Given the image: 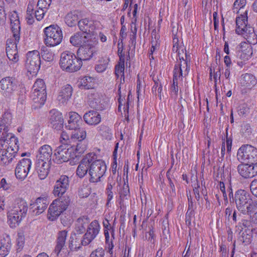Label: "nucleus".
I'll return each instance as SVG.
<instances>
[{"instance_id":"obj_30","label":"nucleus","mask_w":257,"mask_h":257,"mask_svg":"<svg viewBox=\"0 0 257 257\" xmlns=\"http://www.w3.org/2000/svg\"><path fill=\"white\" fill-rule=\"evenodd\" d=\"M90 39L89 35L77 33L71 37L70 42L73 46L78 47L83 45Z\"/></svg>"},{"instance_id":"obj_64","label":"nucleus","mask_w":257,"mask_h":257,"mask_svg":"<svg viewBox=\"0 0 257 257\" xmlns=\"http://www.w3.org/2000/svg\"><path fill=\"white\" fill-rule=\"evenodd\" d=\"M104 251L102 248H98L92 251L90 257H104Z\"/></svg>"},{"instance_id":"obj_48","label":"nucleus","mask_w":257,"mask_h":257,"mask_svg":"<svg viewBox=\"0 0 257 257\" xmlns=\"http://www.w3.org/2000/svg\"><path fill=\"white\" fill-rule=\"evenodd\" d=\"M51 2L52 0H39L37 3V7L40 9H43L47 11Z\"/></svg>"},{"instance_id":"obj_56","label":"nucleus","mask_w":257,"mask_h":257,"mask_svg":"<svg viewBox=\"0 0 257 257\" xmlns=\"http://www.w3.org/2000/svg\"><path fill=\"white\" fill-rule=\"evenodd\" d=\"M130 193V190L128 185H123L122 189L119 191L120 197L121 199H124Z\"/></svg>"},{"instance_id":"obj_27","label":"nucleus","mask_w":257,"mask_h":257,"mask_svg":"<svg viewBox=\"0 0 257 257\" xmlns=\"http://www.w3.org/2000/svg\"><path fill=\"white\" fill-rule=\"evenodd\" d=\"M72 92V87L70 84L64 85L59 91L58 100L61 103H66L71 98Z\"/></svg>"},{"instance_id":"obj_36","label":"nucleus","mask_w":257,"mask_h":257,"mask_svg":"<svg viewBox=\"0 0 257 257\" xmlns=\"http://www.w3.org/2000/svg\"><path fill=\"white\" fill-rule=\"evenodd\" d=\"M241 84L247 88H250L255 85L256 80L255 77L251 74L246 73L242 75Z\"/></svg>"},{"instance_id":"obj_39","label":"nucleus","mask_w":257,"mask_h":257,"mask_svg":"<svg viewBox=\"0 0 257 257\" xmlns=\"http://www.w3.org/2000/svg\"><path fill=\"white\" fill-rule=\"evenodd\" d=\"M93 79L92 77L85 76L81 79L80 86L82 88L89 89L93 87Z\"/></svg>"},{"instance_id":"obj_2","label":"nucleus","mask_w":257,"mask_h":257,"mask_svg":"<svg viewBox=\"0 0 257 257\" xmlns=\"http://www.w3.org/2000/svg\"><path fill=\"white\" fill-rule=\"evenodd\" d=\"M235 202L238 211L243 214L257 208V201H253L250 194L244 190H238L235 194Z\"/></svg>"},{"instance_id":"obj_35","label":"nucleus","mask_w":257,"mask_h":257,"mask_svg":"<svg viewBox=\"0 0 257 257\" xmlns=\"http://www.w3.org/2000/svg\"><path fill=\"white\" fill-rule=\"evenodd\" d=\"M99 134L104 139L110 140L112 138L111 129L109 126L101 124L97 128Z\"/></svg>"},{"instance_id":"obj_5","label":"nucleus","mask_w":257,"mask_h":257,"mask_svg":"<svg viewBox=\"0 0 257 257\" xmlns=\"http://www.w3.org/2000/svg\"><path fill=\"white\" fill-rule=\"evenodd\" d=\"M91 159L89 167V181L91 183H97L101 181V178L105 174L106 165L104 161L96 159V156L94 154Z\"/></svg>"},{"instance_id":"obj_26","label":"nucleus","mask_w":257,"mask_h":257,"mask_svg":"<svg viewBox=\"0 0 257 257\" xmlns=\"http://www.w3.org/2000/svg\"><path fill=\"white\" fill-rule=\"evenodd\" d=\"M50 163L37 160L35 169L41 180L46 178L49 174Z\"/></svg>"},{"instance_id":"obj_51","label":"nucleus","mask_w":257,"mask_h":257,"mask_svg":"<svg viewBox=\"0 0 257 257\" xmlns=\"http://www.w3.org/2000/svg\"><path fill=\"white\" fill-rule=\"evenodd\" d=\"M47 11L45 9L38 8L37 10L35 11V16L37 20L39 21L42 20Z\"/></svg>"},{"instance_id":"obj_43","label":"nucleus","mask_w":257,"mask_h":257,"mask_svg":"<svg viewBox=\"0 0 257 257\" xmlns=\"http://www.w3.org/2000/svg\"><path fill=\"white\" fill-rule=\"evenodd\" d=\"M182 61H180V63L175 64L174 69H175L176 66H180L181 65V69L182 70V72L184 73V70H186V66H188V67H189L188 72H189V70H190V60H188V55H187V54L185 53V59L184 57H182Z\"/></svg>"},{"instance_id":"obj_17","label":"nucleus","mask_w":257,"mask_h":257,"mask_svg":"<svg viewBox=\"0 0 257 257\" xmlns=\"http://www.w3.org/2000/svg\"><path fill=\"white\" fill-rule=\"evenodd\" d=\"M92 156H94L93 153H88L81 160L76 170V175L79 178H83L88 173Z\"/></svg>"},{"instance_id":"obj_21","label":"nucleus","mask_w":257,"mask_h":257,"mask_svg":"<svg viewBox=\"0 0 257 257\" xmlns=\"http://www.w3.org/2000/svg\"><path fill=\"white\" fill-rule=\"evenodd\" d=\"M48 205L47 198L46 197L38 198L35 203L32 205V212L34 215H38L43 213Z\"/></svg>"},{"instance_id":"obj_23","label":"nucleus","mask_w":257,"mask_h":257,"mask_svg":"<svg viewBox=\"0 0 257 257\" xmlns=\"http://www.w3.org/2000/svg\"><path fill=\"white\" fill-rule=\"evenodd\" d=\"M52 153V148L49 145H43L39 149V154L37 156V160L50 163Z\"/></svg>"},{"instance_id":"obj_6","label":"nucleus","mask_w":257,"mask_h":257,"mask_svg":"<svg viewBox=\"0 0 257 257\" xmlns=\"http://www.w3.org/2000/svg\"><path fill=\"white\" fill-rule=\"evenodd\" d=\"M69 203V197L66 196L58 197L53 200L48 209V219L51 221L55 220L63 212L66 210Z\"/></svg>"},{"instance_id":"obj_10","label":"nucleus","mask_w":257,"mask_h":257,"mask_svg":"<svg viewBox=\"0 0 257 257\" xmlns=\"http://www.w3.org/2000/svg\"><path fill=\"white\" fill-rule=\"evenodd\" d=\"M237 157L248 163H257V149L249 145H242L238 150Z\"/></svg>"},{"instance_id":"obj_18","label":"nucleus","mask_w":257,"mask_h":257,"mask_svg":"<svg viewBox=\"0 0 257 257\" xmlns=\"http://www.w3.org/2000/svg\"><path fill=\"white\" fill-rule=\"evenodd\" d=\"M6 50L8 59L10 61H14L16 58V33L7 40Z\"/></svg>"},{"instance_id":"obj_12","label":"nucleus","mask_w":257,"mask_h":257,"mask_svg":"<svg viewBox=\"0 0 257 257\" xmlns=\"http://www.w3.org/2000/svg\"><path fill=\"white\" fill-rule=\"evenodd\" d=\"M100 231V225L98 221H92L88 226L86 232L81 240V244L84 246L88 245L96 237Z\"/></svg>"},{"instance_id":"obj_33","label":"nucleus","mask_w":257,"mask_h":257,"mask_svg":"<svg viewBox=\"0 0 257 257\" xmlns=\"http://www.w3.org/2000/svg\"><path fill=\"white\" fill-rule=\"evenodd\" d=\"M79 12L76 11H72L68 13L65 18L66 24L69 27H72L78 24Z\"/></svg>"},{"instance_id":"obj_46","label":"nucleus","mask_w":257,"mask_h":257,"mask_svg":"<svg viewBox=\"0 0 257 257\" xmlns=\"http://www.w3.org/2000/svg\"><path fill=\"white\" fill-rule=\"evenodd\" d=\"M10 238L8 235H2L0 236V247L10 248Z\"/></svg>"},{"instance_id":"obj_16","label":"nucleus","mask_w":257,"mask_h":257,"mask_svg":"<svg viewBox=\"0 0 257 257\" xmlns=\"http://www.w3.org/2000/svg\"><path fill=\"white\" fill-rule=\"evenodd\" d=\"M186 69L184 70V73L182 72L181 69V65L180 66H176L175 69L173 71V84L171 87V92L172 95H174L177 96L178 92V80H183V78L186 77L188 74V66H186Z\"/></svg>"},{"instance_id":"obj_49","label":"nucleus","mask_w":257,"mask_h":257,"mask_svg":"<svg viewBox=\"0 0 257 257\" xmlns=\"http://www.w3.org/2000/svg\"><path fill=\"white\" fill-rule=\"evenodd\" d=\"M25 236L23 232L18 233V238H17V251L19 249L21 250L25 244Z\"/></svg>"},{"instance_id":"obj_59","label":"nucleus","mask_w":257,"mask_h":257,"mask_svg":"<svg viewBox=\"0 0 257 257\" xmlns=\"http://www.w3.org/2000/svg\"><path fill=\"white\" fill-rule=\"evenodd\" d=\"M118 110L121 111V107L123 106L122 108L124 110V111H125V110H126L127 113H128L129 108L128 101H127L126 104L125 105L124 100H123V99H121L120 96L119 98H118Z\"/></svg>"},{"instance_id":"obj_22","label":"nucleus","mask_w":257,"mask_h":257,"mask_svg":"<svg viewBox=\"0 0 257 257\" xmlns=\"http://www.w3.org/2000/svg\"><path fill=\"white\" fill-rule=\"evenodd\" d=\"M69 119L66 127L69 130H75L80 127L83 121L81 116L75 112L69 113Z\"/></svg>"},{"instance_id":"obj_4","label":"nucleus","mask_w":257,"mask_h":257,"mask_svg":"<svg viewBox=\"0 0 257 257\" xmlns=\"http://www.w3.org/2000/svg\"><path fill=\"white\" fill-rule=\"evenodd\" d=\"M59 65L63 70L74 72L81 68L82 63L73 53L65 51L61 54Z\"/></svg>"},{"instance_id":"obj_8","label":"nucleus","mask_w":257,"mask_h":257,"mask_svg":"<svg viewBox=\"0 0 257 257\" xmlns=\"http://www.w3.org/2000/svg\"><path fill=\"white\" fill-rule=\"evenodd\" d=\"M46 35L45 43L47 46L54 47L59 45L63 38L61 28L57 25H52L44 29Z\"/></svg>"},{"instance_id":"obj_50","label":"nucleus","mask_w":257,"mask_h":257,"mask_svg":"<svg viewBox=\"0 0 257 257\" xmlns=\"http://www.w3.org/2000/svg\"><path fill=\"white\" fill-rule=\"evenodd\" d=\"M195 211L194 209H188L186 213L185 221L186 224L190 225L191 224L192 219L194 217Z\"/></svg>"},{"instance_id":"obj_13","label":"nucleus","mask_w":257,"mask_h":257,"mask_svg":"<svg viewBox=\"0 0 257 257\" xmlns=\"http://www.w3.org/2000/svg\"><path fill=\"white\" fill-rule=\"evenodd\" d=\"M237 170L242 178H252L257 176V163H241L237 166Z\"/></svg>"},{"instance_id":"obj_29","label":"nucleus","mask_w":257,"mask_h":257,"mask_svg":"<svg viewBox=\"0 0 257 257\" xmlns=\"http://www.w3.org/2000/svg\"><path fill=\"white\" fill-rule=\"evenodd\" d=\"M28 206L27 202L22 198L17 199V223L25 218Z\"/></svg>"},{"instance_id":"obj_54","label":"nucleus","mask_w":257,"mask_h":257,"mask_svg":"<svg viewBox=\"0 0 257 257\" xmlns=\"http://www.w3.org/2000/svg\"><path fill=\"white\" fill-rule=\"evenodd\" d=\"M43 59L48 62H52L54 60V54L50 51H45L42 55Z\"/></svg>"},{"instance_id":"obj_34","label":"nucleus","mask_w":257,"mask_h":257,"mask_svg":"<svg viewBox=\"0 0 257 257\" xmlns=\"http://www.w3.org/2000/svg\"><path fill=\"white\" fill-rule=\"evenodd\" d=\"M90 222V219L87 216H82L79 217L76 221V227L77 231L80 233L85 230V227Z\"/></svg>"},{"instance_id":"obj_31","label":"nucleus","mask_w":257,"mask_h":257,"mask_svg":"<svg viewBox=\"0 0 257 257\" xmlns=\"http://www.w3.org/2000/svg\"><path fill=\"white\" fill-rule=\"evenodd\" d=\"M78 26L79 29L83 32L82 33L89 35V37L90 36V33L92 32L94 29L93 22L87 18L79 21Z\"/></svg>"},{"instance_id":"obj_63","label":"nucleus","mask_w":257,"mask_h":257,"mask_svg":"<svg viewBox=\"0 0 257 257\" xmlns=\"http://www.w3.org/2000/svg\"><path fill=\"white\" fill-rule=\"evenodd\" d=\"M158 49L159 45H158L157 42L152 41V47L150 50V52L149 53V57L150 59H154L153 56V53L157 51Z\"/></svg>"},{"instance_id":"obj_28","label":"nucleus","mask_w":257,"mask_h":257,"mask_svg":"<svg viewBox=\"0 0 257 257\" xmlns=\"http://www.w3.org/2000/svg\"><path fill=\"white\" fill-rule=\"evenodd\" d=\"M0 87L2 90L8 94L12 93L16 88L15 78L8 77L2 79L0 81Z\"/></svg>"},{"instance_id":"obj_37","label":"nucleus","mask_w":257,"mask_h":257,"mask_svg":"<svg viewBox=\"0 0 257 257\" xmlns=\"http://www.w3.org/2000/svg\"><path fill=\"white\" fill-rule=\"evenodd\" d=\"M71 135V140L75 141H83L86 136V131L83 128L80 127L75 130H73Z\"/></svg>"},{"instance_id":"obj_52","label":"nucleus","mask_w":257,"mask_h":257,"mask_svg":"<svg viewBox=\"0 0 257 257\" xmlns=\"http://www.w3.org/2000/svg\"><path fill=\"white\" fill-rule=\"evenodd\" d=\"M31 165V161L30 159L24 158L19 161V163L17 166H19L21 167L30 170Z\"/></svg>"},{"instance_id":"obj_40","label":"nucleus","mask_w":257,"mask_h":257,"mask_svg":"<svg viewBox=\"0 0 257 257\" xmlns=\"http://www.w3.org/2000/svg\"><path fill=\"white\" fill-rule=\"evenodd\" d=\"M251 223L252 221H251V219L249 220L245 219H241L236 227L238 228V229L240 230V232L243 229L251 227Z\"/></svg>"},{"instance_id":"obj_38","label":"nucleus","mask_w":257,"mask_h":257,"mask_svg":"<svg viewBox=\"0 0 257 257\" xmlns=\"http://www.w3.org/2000/svg\"><path fill=\"white\" fill-rule=\"evenodd\" d=\"M109 62V59L107 57H102L98 61L95 65V69L98 73H102L107 69Z\"/></svg>"},{"instance_id":"obj_32","label":"nucleus","mask_w":257,"mask_h":257,"mask_svg":"<svg viewBox=\"0 0 257 257\" xmlns=\"http://www.w3.org/2000/svg\"><path fill=\"white\" fill-rule=\"evenodd\" d=\"M16 209L15 205L10 207L7 212V223L10 227H16Z\"/></svg>"},{"instance_id":"obj_1","label":"nucleus","mask_w":257,"mask_h":257,"mask_svg":"<svg viewBox=\"0 0 257 257\" xmlns=\"http://www.w3.org/2000/svg\"><path fill=\"white\" fill-rule=\"evenodd\" d=\"M3 117V120L7 125H0V145L3 146V143L6 142L9 146L5 154L2 155L1 160L4 164L8 165L16 156V138L14 134L8 133V125L11 124L12 120V113L7 112L4 114Z\"/></svg>"},{"instance_id":"obj_62","label":"nucleus","mask_w":257,"mask_h":257,"mask_svg":"<svg viewBox=\"0 0 257 257\" xmlns=\"http://www.w3.org/2000/svg\"><path fill=\"white\" fill-rule=\"evenodd\" d=\"M241 133L246 136H248L251 133V128L249 124H244L241 126Z\"/></svg>"},{"instance_id":"obj_24","label":"nucleus","mask_w":257,"mask_h":257,"mask_svg":"<svg viewBox=\"0 0 257 257\" xmlns=\"http://www.w3.org/2000/svg\"><path fill=\"white\" fill-rule=\"evenodd\" d=\"M67 235L68 231L66 230L59 231L57 233L56 246L54 249V252L57 255L60 251L64 248Z\"/></svg>"},{"instance_id":"obj_3","label":"nucleus","mask_w":257,"mask_h":257,"mask_svg":"<svg viewBox=\"0 0 257 257\" xmlns=\"http://www.w3.org/2000/svg\"><path fill=\"white\" fill-rule=\"evenodd\" d=\"M247 12L245 11L243 14L236 18V28L235 32L243 37L249 43L255 44L256 42V35L254 33V29L249 25H247Z\"/></svg>"},{"instance_id":"obj_47","label":"nucleus","mask_w":257,"mask_h":257,"mask_svg":"<svg viewBox=\"0 0 257 257\" xmlns=\"http://www.w3.org/2000/svg\"><path fill=\"white\" fill-rule=\"evenodd\" d=\"M246 3V0H236L233 4V12L238 13L239 10L245 6Z\"/></svg>"},{"instance_id":"obj_25","label":"nucleus","mask_w":257,"mask_h":257,"mask_svg":"<svg viewBox=\"0 0 257 257\" xmlns=\"http://www.w3.org/2000/svg\"><path fill=\"white\" fill-rule=\"evenodd\" d=\"M83 119L89 125H96L100 122L101 117L97 111L90 110L84 113Z\"/></svg>"},{"instance_id":"obj_7","label":"nucleus","mask_w":257,"mask_h":257,"mask_svg":"<svg viewBox=\"0 0 257 257\" xmlns=\"http://www.w3.org/2000/svg\"><path fill=\"white\" fill-rule=\"evenodd\" d=\"M31 97L36 104L35 108L42 106L47 98L46 86L43 79H37L32 90Z\"/></svg>"},{"instance_id":"obj_11","label":"nucleus","mask_w":257,"mask_h":257,"mask_svg":"<svg viewBox=\"0 0 257 257\" xmlns=\"http://www.w3.org/2000/svg\"><path fill=\"white\" fill-rule=\"evenodd\" d=\"M41 59L38 50L29 51L27 54L26 66L30 73H36L40 68Z\"/></svg>"},{"instance_id":"obj_42","label":"nucleus","mask_w":257,"mask_h":257,"mask_svg":"<svg viewBox=\"0 0 257 257\" xmlns=\"http://www.w3.org/2000/svg\"><path fill=\"white\" fill-rule=\"evenodd\" d=\"M29 169L17 166V179L23 180L27 176Z\"/></svg>"},{"instance_id":"obj_58","label":"nucleus","mask_w":257,"mask_h":257,"mask_svg":"<svg viewBox=\"0 0 257 257\" xmlns=\"http://www.w3.org/2000/svg\"><path fill=\"white\" fill-rule=\"evenodd\" d=\"M245 215L250 216L251 221L254 224H257V208H255L250 212L246 213Z\"/></svg>"},{"instance_id":"obj_15","label":"nucleus","mask_w":257,"mask_h":257,"mask_svg":"<svg viewBox=\"0 0 257 257\" xmlns=\"http://www.w3.org/2000/svg\"><path fill=\"white\" fill-rule=\"evenodd\" d=\"M72 151L73 150L68 148V146H60L54 151V161L57 164L68 161L72 157Z\"/></svg>"},{"instance_id":"obj_57","label":"nucleus","mask_w":257,"mask_h":257,"mask_svg":"<svg viewBox=\"0 0 257 257\" xmlns=\"http://www.w3.org/2000/svg\"><path fill=\"white\" fill-rule=\"evenodd\" d=\"M126 28L125 27V26L124 25H122L121 26V29H120V33H119V36H120V38L118 40V45L119 46L120 43H122V41H123V40L124 39H125L126 37Z\"/></svg>"},{"instance_id":"obj_19","label":"nucleus","mask_w":257,"mask_h":257,"mask_svg":"<svg viewBox=\"0 0 257 257\" xmlns=\"http://www.w3.org/2000/svg\"><path fill=\"white\" fill-rule=\"evenodd\" d=\"M50 121L54 129L60 130L63 127L64 122L61 113L55 109L50 110Z\"/></svg>"},{"instance_id":"obj_55","label":"nucleus","mask_w":257,"mask_h":257,"mask_svg":"<svg viewBox=\"0 0 257 257\" xmlns=\"http://www.w3.org/2000/svg\"><path fill=\"white\" fill-rule=\"evenodd\" d=\"M239 240L243 243H244V245L249 244L251 241L250 236L244 233H242V235L239 238Z\"/></svg>"},{"instance_id":"obj_60","label":"nucleus","mask_w":257,"mask_h":257,"mask_svg":"<svg viewBox=\"0 0 257 257\" xmlns=\"http://www.w3.org/2000/svg\"><path fill=\"white\" fill-rule=\"evenodd\" d=\"M70 139L68 134L65 132H62L61 133L60 141L61 143L66 145L70 143Z\"/></svg>"},{"instance_id":"obj_9","label":"nucleus","mask_w":257,"mask_h":257,"mask_svg":"<svg viewBox=\"0 0 257 257\" xmlns=\"http://www.w3.org/2000/svg\"><path fill=\"white\" fill-rule=\"evenodd\" d=\"M98 41L95 38L90 39L83 45H82L77 50L78 59L82 61H87L91 59L94 55L97 54V48L96 45Z\"/></svg>"},{"instance_id":"obj_41","label":"nucleus","mask_w":257,"mask_h":257,"mask_svg":"<svg viewBox=\"0 0 257 257\" xmlns=\"http://www.w3.org/2000/svg\"><path fill=\"white\" fill-rule=\"evenodd\" d=\"M124 63H118L115 66V75L117 78L119 76L124 79Z\"/></svg>"},{"instance_id":"obj_44","label":"nucleus","mask_w":257,"mask_h":257,"mask_svg":"<svg viewBox=\"0 0 257 257\" xmlns=\"http://www.w3.org/2000/svg\"><path fill=\"white\" fill-rule=\"evenodd\" d=\"M87 149V145L85 141H79L77 143V145L75 147L76 153L78 154H81L83 153Z\"/></svg>"},{"instance_id":"obj_45","label":"nucleus","mask_w":257,"mask_h":257,"mask_svg":"<svg viewBox=\"0 0 257 257\" xmlns=\"http://www.w3.org/2000/svg\"><path fill=\"white\" fill-rule=\"evenodd\" d=\"M19 87L20 90L19 91L20 93L18 99L19 101L20 102L21 104L23 105L25 102V99L26 98V89L24 84L20 85Z\"/></svg>"},{"instance_id":"obj_53","label":"nucleus","mask_w":257,"mask_h":257,"mask_svg":"<svg viewBox=\"0 0 257 257\" xmlns=\"http://www.w3.org/2000/svg\"><path fill=\"white\" fill-rule=\"evenodd\" d=\"M16 15V11H13V13L12 14L10 15V23H11V30L13 33V34H14V33H16V32H15V25H16V23H15V22L16 21V17L15 16V15Z\"/></svg>"},{"instance_id":"obj_14","label":"nucleus","mask_w":257,"mask_h":257,"mask_svg":"<svg viewBox=\"0 0 257 257\" xmlns=\"http://www.w3.org/2000/svg\"><path fill=\"white\" fill-rule=\"evenodd\" d=\"M70 180L66 175H61L56 180L54 186L53 194L55 197H63V196L69 187Z\"/></svg>"},{"instance_id":"obj_61","label":"nucleus","mask_w":257,"mask_h":257,"mask_svg":"<svg viewBox=\"0 0 257 257\" xmlns=\"http://www.w3.org/2000/svg\"><path fill=\"white\" fill-rule=\"evenodd\" d=\"M250 189L252 195L257 197V179L251 181L250 184Z\"/></svg>"},{"instance_id":"obj_20","label":"nucleus","mask_w":257,"mask_h":257,"mask_svg":"<svg viewBox=\"0 0 257 257\" xmlns=\"http://www.w3.org/2000/svg\"><path fill=\"white\" fill-rule=\"evenodd\" d=\"M88 104L89 106L96 110H102L105 107V102L98 93L91 94L89 96Z\"/></svg>"}]
</instances>
